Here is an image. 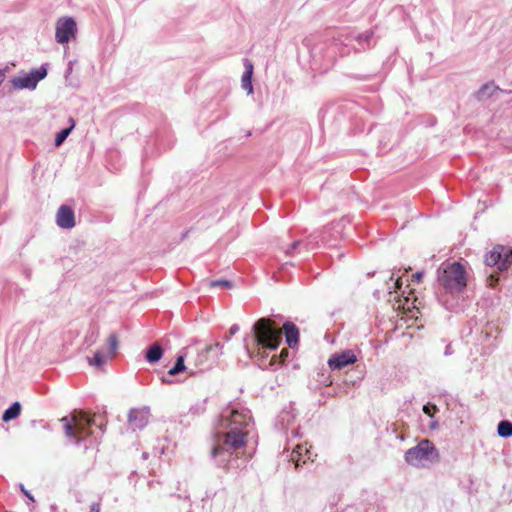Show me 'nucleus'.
Segmentation results:
<instances>
[{"label": "nucleus", "instance_id": "1", "mask_svg": "<svg viewBox=\"0 0 512 512\" xmlns=\"http://www.w3.org/2000/svg\"><path fill=\"white\" fill-rule=\"evenodd\" d=\"M250 421V411L245 408L231 407L222 412L211 450L219 466L226 465L233 451L245 445Z\"/></svg>", "mask_w": 512, "mask_h": 512}, {"label": "nucleus", "instance_id": "2", "mask_svg": "<svg viewBox=\"0 0 512 512\" xmlns=\"http://www.w3.org/2000/svg\"><path fill=\"white\" fill-rule=\"evenodd\" d=\"M254 339L258 346V354L261 358L262 367H267L264 363L265 355L261 349L275 350L278 348L282 340V330L277 328L272 321L266 318L259 319L253 326ZM280 361L273 356L268 363V366L273 367L278 365Z\"/></svg>", "mask_w": 512, "mask_h": 512}, {"label": "nucleus", "instance_id": "3", "mask_svg": "<svg viewBox=\"0 0 512 512\" xmlns=\"http://www.w3.org/2000/svg\"><path fill=\"white\" fill-rule=\"evenodd\" d=\"M438 285L449 294H458L467 286V274L459 262H444L437 270Z\"/></svg>", "mask_w": 512, "mask_h": 512}, {"label": "nucleus", "instance_id": "4", "mask_svg": "<svg viewBox=\"0 0 512 512\" xmlns=\"http://www.w3.org/2000/svg\"><path fill=\"white\" fill-rule=\"evenodd\" d=\"M64 433L67 438L75 444H80L90 435V427L95 424L93 418H89L85 412L81 410L73 411L69 416L63 417L61 420Z\"/></svg>", "mask_w": 512, "mask_h": 512}, {"label": "nucleus", "instance_id": "5", "mask_svg": "<svg viewBox=\"0 0 512 512\" xmlns=\"http://www.w3.org/2000/svg\"><path fill=\"white\" fill-rule=\"evenodd\" d=\"M404 458L409 465L420 468L438 462L439 453L430 440L423 439L415 447L408 449Z\"/></svg>", "mask_w": 512, "mask_h": 512}, {"label": "nucleus", "instance_id": "6", "mask_svg": "<svg viewBox=\"0 0 512 512\" xmlns=\"http://www.w3.org/2000/svg\"><path fill=\"white\" fill-rule=\"evenodd\" d=\"M77 34V23L71 16H63L55 23V40L58 44H67L75 39Z\"/></svg>", "mask_w": 512, "mask_h": 512}, {"label": "nucleus", "instance_id": "7", "mask_svg": "<svg viewBox=\"0 0 512 512\" xmlns=\"http://www.w3.org/2000/svg\"><path fill=\"white\" fill-rule=\"evenodd\" d=\"M47 76V69L43 65L38 69L30 71V73L13 77L11 80L12 86L15 89H29L34 90L37 87L39 81Z\"/></svg>", "mask_w": 512, "mask_h": 512}, {"label": "nucleus", "instance_id": "8", "mask_svg": "<svg viewBox=\"0 0 512 512\" xmlns=\"http://www.w3.org/2000/svg\"><path fill=\"white\" fill-rule=\"evenodd\" d=\"M108 353L105 355L102 351L98 350L92 358L88 357V362L91 366L97 368L102 367L108 358L113 357L118 349L117 335L112 333L107 339Z\"/></svg>", "mask_w": 512, "mask_h": 512}, {"label": "nucleus", "instance_id": "9", "mask_svg": "<svg viewBox=\"0 0 512 512\" xmlns=\"http://www.w3.org/2000/svg\"><path fill=\"white\" fill-rule=\"evenodd\" d=\"M357 357L352 350H345L340 353L333 354L329 360L328 365L332 370H339L347 365L354 364Z\"/></svg>", "mask_w": 512, "mask_h": 512}, {"label": "nucleus", "instance_id": "10", "mask_svg": "<svg viewBox=\"0 0 512 512\" xmlns=\"http://www.w3.org/2000/svg\"><path fill=\"white\" fill-rule=\"evenodd\" d=\"M128 421L133 430L144 428L149 421V409H131L128 414Z\"/></svg>", "mask_w": 512, "mask_h": 512}, {"label": "nucleus", "instance_id": "11", "mask_svg": "<svg viewBox=\"0 0 512 512\" xmlns=\"http://www.w3.org/2000/svg\"><path fill=\"white\" fill-rule=\"evenodd\" d=\"M56 223L64 229H71L75 226V216L73 210L66 205L60 206L56 214Z\"/></svg>", "mask_w": 512, "mask_h": 512}, {"label": "nucleus", "instance_id": "12", "mask_svg": "<svg viewBox=\"0 0 512 512\" xmlns=\"http://www.w3.org/2000/svg\"><path fill=\"white\" fill-rule=\"evenodd\" d=\"M245 71L241 78V87L243 90L247 91L248 94L253 93V85H252V75H253V63L249 60L244 61Z\"/></svg>", "mask_w": 512, "mask_h": 512}, {"label": "nucleus", "instance_id": "13", "mask_svg": "<svg viewBox=\"0 0 512 512\" xmlns=\"http://www.w3.org/2000/svg\"><path fill=\"white\" fill-rule=\"evenodd\" d=\"M283 330L286 336V342L292 348L298 343L299 331L295 324L292 322H285Z\"/></svg>", "mask_w": 512, "mask_h": 512}, {"label": "nucleus", "instance_id": "14", "mask_svg": "<svg viewBox=\"0 0 512 512\" xmlns=\"http://www.w3.org/2000/svg\"><path fill=\"white\" fill-rule=\"evenodd\" d=\"M303 458V463L306 462V458L310 459V452L308 449L301 445H296L290 455V460L295 463L296 468L300 466V461Z\"/></svg>", "mask_w": 512, "mask_h": 512}, {"label": "nucleus", "instance_id": "15", "mask_svg": "<svg viewBox=\"0 0 512 512\" xmlns=\"http://www.w3.org/2000/svg\"><path fill=\"white\" fill-rule=\"evenodd\" d=\"M503 252L502 245L494 246L486 255L485 263L487 266H497L499 268V262L501 259V253Z\"/></svg>", "mask_w": 512, "mask_h": 512}, {"label": "nucleus", "instance_id": "16", "mask_svg": "<svg viewBox=\"0 0 512 512\" xmlns=\"http://www.w3.org/2000/svg\"><path fill=\"white\" fill-rule=\"evenodd\" d=\"M163 356V349L158 343L152 344L146 351V360L149 363L158 362Z\"/></svg>", "mask_w": 512, "mask_h": 512}, {"label": "nucleus", "instance_id": "17", "mask_svg": "<svg viewBox=\"0 0 512 512\" xmlns=\"http://www.w3.org/2000/svg\"><path fill=\"white\" fill-rule=\"evenodd\" d=\"M70 126L68 128L62 129L60 132L56 134L55 137V146L59 147L63 144V142L66 140V138L69 136V134L72 132V130L75 127V121L73 118H69Z\"/></svg>", "mask_w": 512, "mask_h": 512}, {"label": "nucleus", "instance_id": "18", "mask_svg": "<svg viewBox=\"0 0 512 512\" xmlns=\"http://www.w3.org/2000/svg\"><path fill=\"white\" fill-rule=\"evenodd\" d=\"M21 412V405L19 402L13 403L8 409H6L2 415V420L8 422L19 416Z\"/></svg>", "mask_w": 512, "mask_h": 512}, {"label": "nucleus", "instance_id": "19", "mask_svg": "<svg viewBox=\"0 0 512 512\" xmlns=\"http://www.w3.org/2000/svg\"><path fill=\"white\" fill-rule=\"evenodd\" d=\"M501 254L498 270L505 271L512 263V249L503 246V252Z\"/></svg>", "mask_w": 512, "mask_h": 512}, {"label": "nucleus", "instance_id": "20", "mask_svg": "<svg viewBox=\"0 0 512 512\" xmlns=\"http://www.w3.org/2000/svg\"><path fill=\"white\" fill-rule=\"evenodd\" d=\"M498 435L504 438L512 436V422L503 420L500 421L497 427Z\"/></svg>", "mask_w": 512, "mask_h": 512}, {"label": "nucleus", "instance_id": "21", "mask_svg": "<svg viewBox=\"0 0 512 512\" xmlns=\"http://www.w3.org/2000/svg\"><path fill=\"white\" fill-rule=\"evenodd\" d=\"M185 370H186V366L184 364V356L180 355L177 357L174 366L168 371V374L171 376H174V375H177L180 372H183Z\"/></svg>", "mask_w": 512, "mask_h": 512}, {"label": "nucleus", "instance_id": "22", "mask_svg": "<svg viewBox=\"0 0 512 512\" xmlns=\"http://www.w3.org/2000/svg\"><path fill=\"white\" fill-rule=\"evenodd\" d=\"M99 333L96 329H91L88 331L87 335L85 336V343H87L89 346L93 345L97 339H98Z\"/></svg>", "mask_w": 512, "mask_h": 512}, {"label": "nucleus", "instance_id": "23", "mask_svg": "<svg viewBox=\"0 0 512 512\" xmlns=\"http://www.w3.org/2000/svg\"><path fill=\"white\" fill-rule=\"evenodd\" d=\"M211 287L231 288L232 283L225 279L213 280L210 282Z\"/></svg>", "mask_w": 512, "mask_h": 512}, {"label": "nucleus", "instance_id": "24", "mask_svg": "<svg viewBox=\"0 0 512 512\" xmlns=\"http://www.w3.org/2000/svg\"><path fill=\"white\" fill-rule=\"evenodd\" d=\"M492 89V86L484 85L477 93L478 99L482 100L485 97L490 96V90Z\"/></svg>", "mask_w": 512, "mask_h": 512}, {"label": "nucleus", "instance_id": "25", "mask_svg": "<svg viewBox=\"0 0 512 512\" xmlns=\"http://www.w3.org/2000/svg\"><path fill=\"white\" fill-rule=\"evenodd\" d=\"M437 411L438 408L436 405L426 404L423 406V412L430 417H433Z\"/></svg>", "mask_w": 512, "mask_h": 512}, {"label": "nucleus", "instance_id": "26", "mask_svg": "<svg viewBox=\"0 0 512 512\" xmlns=\"http://www.w3.org/2000/svg\"><path fill=\"white\" fill-rule=\"evenodd\" d=\"M239 331V326L237 324H233L229 329V335L225 337L226 341H229L230 337L236 334Z\"/></svg>", "mask_w": 512, "mask_h": 512}, {"label": "nucleus", "instance_id": "27", "mask_svg": "<svg viewBox=\"0 0 512 512\" xmlns=\"http://www.w3.org/2000/svg\"><path fill=\"white\" fill-rule=\"evenodd\" d=\"M487 281H488L489 286L494 287L496 285V283L498 282V278L495 277L493 274H491L487 278Z\"/></svg>", "mask_w": 512, "mask_h": 512}, {"label": "nucleus", "instance_id": "28", "mask_svg": "<svg viewBox=\"0 0 512 512\" xmlns=\"http://www.w3.org/2000/svg\"><path fill=\"white\" fill-rule=\"evenodd\" d=\"M20 489H21L22 493H23V494H24V495H25L29 500L34 501L33 496L29 493V491H27V490L25 489V487H24V485H23V484H20Z\"/></svg>", "mask_w": 512, "mask_h": 512}, {"label": "nucleus", "instance_id": "29", "mask_svg": "<svg viewBox=\"0 0 512 512\" xmlns=\"http://www.w3.org/2000/svg\"><path fill=\"white\" fill-rule=\"evenodd\" d=\"M371 37V33L370 32H367L365 34H361L359 35L358 39L359 41H368V39Z\"/></svg>", "mask_w": 512, "mask_h": 512}, {"label": "nucleus", "instance_id": "30", "mask_svg": "<svg viewBox=\"0 0 512 512\" xmlns=\"http://www.w3.org/2000/svg\"><path fill=\"white\" fill-rule=\"evenodd\" d=\"M90 512H100V504L92 503L90 506Z\"/></svg>", "mask_w": 512, "mask_h": 512}, {"label": "nucleus", "instance_id": "31", "mask_svg": "<svg viewBox=\"0 0 512 512\" xmlns=\"http://www.w3.org/2000/svg\"><path fill=\"white\" fill-rule=\"evenodd\" d=\"M298 245H299V241H295V242H293V243L291 244V246H290V249H288V250L286 251V254H287V255H290L291 251H292V250H294V249H296V248L298 247Z\"/></svg>", "mask_w": 512, "mask_h": 512}, {"label": "nucleus", "instance_id": "32", "mask_svg": "<svg viewBox=\"0 0 512 512\" xmlns=\"http://www.w3.org/2000/svg\"><path fill=\"white\" fill-rule=\"evenodd\" d=\"M423 272H417L416 274L413 275V278L416 282H420V280L422 279L423 277Z\"/></svg>", "mask_w": 512, "mask_h": 512}, {"label": "nucleus", "instance_id": "33", "mask_svg": "<svg viewBox=\"0 0 512 512\" xmlns=\"http://www.w3.org/2000/svg\"><path fill=\"white\" fill-rule=\"evenodd\" d=\"M401 286V281H400V278H397L394 283H393V289L394 291L396 292L398 288H400Z\"/></svg>", "mask_w": 512, "mask_h": 512}, {"label": "nucleus", "instance_id": "34", "mask_svg": "<svg viewBox=\"0 0 512 512\" xmlns=\"http://www.w3.org/2000/svg\"><path fill=\"white\" fill-rule=\"evenodd\" d=\"M72 69H73V68H72V62H69L68 67H67V69H66V75H65L66 77H67L69 74H71V73H72Z\"/></svg>", "mask_w": 512, "mask_h": 512}, {"label": "nucleus", "instance_id": "35", "mask_svg": "<svg viewBox=\"0 0 512 512\" xmlns=\"http://www.w3.org/2000/svg\"><path fill=\"white\" fill-rule=\"evenodd\" d=\"M288 355V350L287 349H283L281 351V354H280V358L283 359L284 357H286Z\"/></svg>", "mask_w": 512, "mask_h": 512}, {"label": "nucleus", "instance_id": "36", "mask_svg": "<svg viewBox=\"0 0 512 512\" xmlns=\"http://www.w3.org/2000/svg\"><path fill=\"white\" fill-rule=\"evenodd\" d=\"M430 427H431L432 429H436V428L438 427V423H437L436 421H435V422H432V423H431V425H430Z\"/></svg>", "mask_w": 512, "mask_h": 512}, {"label": "nucleus", "instance_id": "37", "mask_svg": "<svg viewBox=\"0 0 512 512\" xmlns=\"http://www.w3.org/2000/svg\"><path fill=\"white\" fill-rule=\"evenodd\" d=\"M212 350H213V346H209V347H207V348H206V352H207V353H208V352H210V351H212Z\"/></svg>", "mask_w": 512, "mask_h": 512}, {"label": "nucleus", "instance_id": "38", "mask_svg": "<svg viewBox=\"0 0 512 512\" xmlns=\"http://www.w3.org/2000/svg\"><path fill=\"white\" fill-rule=\"evenodd\" d=\"M449 348H450V346H447V347H446V351H445V354H446V355H448V354L450 353V349H449Z\"/></svg>", "mask_w": 512, "mask_h": 512}, {"label": "nucleus", "instance_id": "39", "mask_svg": "<svg viewBox=\"0 0 512 512\" xmlns=\"http://www.w3.org/2000/svg\"><path fill=\"white\" fill-rule=\"evenodd\" d=\"M215 347H216V348H222V346L220 345V343H216V344H215Z\"/></svg>", "mask_w": 512, "mask_h": 512}, {"label": "nucleus", "instance_id": "40", "mask_svg": "<svg viewBox=\"0 0 512 512\" xmlns=\"http://www.w3.org/2000/svg\"><path fill=\"white\" fill-rule=\"evenodd\" d=\"M163 382H165V383H170V381H169V380H166V379H164V378H163Z\"/></svg>", "mask_w": 512, "mask_h": 512}]
</instances>
